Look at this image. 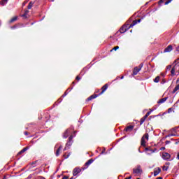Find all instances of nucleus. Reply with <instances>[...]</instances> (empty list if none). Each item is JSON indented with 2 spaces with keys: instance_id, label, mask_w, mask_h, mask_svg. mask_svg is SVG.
<instances>
[{
  "instance_id": "13",
  "label": "nucleus",
  "mask_w": 179,
  "mask_h": 179,
  "mask_svg": "<svg viewBox=\"0 0 179 179\" xmlns=\"http://www.w3.org/2000/svg\"><path fill=\"white\" fill-rule=\"evenodd\" d=\"M167 100V97H164V98H162L161 99H159L157 103L158 104H163V103H165Z\"/></svg>"
},
{
  "instance_id": "21",
  "label": "nucleus",
  "mask_w": 179,
  "mask_h": 179,
  "mask_svg": "<svg viewBox=\"0 0 179 179\" xmlns=\"http://www.w3.org/2000/svg\"><path fill=\"white\" fill-rule=\"evenodd\" d=\"M17 20V17H14L10 20V23H13V22H16Z\"/></svg>"
},
{
  "instance_id": "46",
  "label": "nucleus",
  "mask_w": 179,
  "mask_h": 179,
  "mask_svg": "<svg viewBox=\"0 0 179 179\" xmlns=\"http://www.w3.org/2000/svg\"><path fill=\"white\" fill-rule=\"evenodd\" d=\"M171 68V66H169L168 67H167V69H170Z\"/></svg>"
},
{
  "instance_id": "54",
  "label": "nucleus",
  "mask_w": 179,
  "mask_h": 179,
  "mask_svg": "<svg viewBox=\"0 0 179 179\" xmlns=\"http://www.w3.org/2000/svg\"><path fill=\"white\" fill-rule=\"evenodd\" d=\"M137 179H141V178H137Z\"/></svg>"
},
{
  "instance_id": "50",
  "label": "nucleus",
  "mask_w": 179,
  "mask_h": 179,
  "mask_svg": "<svg viewBox=\"0 0 179 179\" xmlns=\"http://www.w3.org/2000/svg\"><path fill=\"white\" fill-rule=\"evenodd\" d=\"M11 29H15V27H12Z\"/></svg>"
},
{
  "instance_id": "1",
  "label": "nucleus",
  "mask_w": 179,
  "mask_h": 179,
  "mask_svg": "<svg viewBox=\"0 0 179 179\" xmlns=\"http://www.w3.org/2000/svg\"><path fill=\"white\" fill-rule=\"evenodd\" d=\"M146 141H149V134L145 133L141 138V146H146Z\"/></svg>"
},
{
  "instance_id": "44",
  "label": "nucleus",
  "mask_w": 179,
  "mask_h": 179,
  "mask_svg": "<svg viewBox=\"0 0 179 179\" xmlns=\"http://www.w3.org/2000/svg\"><path fill=\"white\" fill-rule=\"evenodd\" d=\"M176 51H179V46L176 47Z\"/></svg>"
},
{
  "instance_id": "37",
  "label": "nucleus",
  "mask_w": 179,
  "mask_h": 179,
  "mask_svg": "<svg viewBox=\"0 0 179 179\" xmlns=\"http://www.w3.org/2000/svg\"><path fill=\"white\" fill-rule=\"evenodd\" d=\"M27 12H29V11L27 10V13H25L24 14L22 15L23 17H26V15H27Z\"/></svg>"
},
{
  "instance_id": "9",
  "label": "nucleus",
  "mask_w": 179,
  "mask_h": 179,
  "mask_svg": "<svg viewBox=\"0 0 179 179\" xmlns=\"http://www.w3.org/2000/svg\"><path fill=\"white\" fill-rule=\"evenodd\" d=\"M171 155L170 154L167 153V152H164L162 154V159H164V160H169V159H170Z\"/></svg>"
},
{
  "instance_id": "15",
  "label": "nucleus",
  "mask_w": 179,
  "mask_h": 179,
  "mask_svg": "<svg viewBox=\"0 0 179 179\" xmlns=\"http://www.w3.org/2000/svg\"><path fill=\"white\" fill-rule=\"evenodd\" d=\"M97 96L98 95H92L87 98V101H90V100H93V99H96Z\"/></svg>"
},
{
  "instance_id": "39",
  "label": "nucleus",
  "mask_w": 179,
  "mask_h": 179,
  "mask_svg": "<svg viewBox=\"0 0 179 179\" xmlns=\"http://www.w3.org/2000/svg\"><path fill=\"white\" fill-rule=\"evenodd\" d=\"M35 179H44V178H43L41 176H38V178H36Z\"/></svg>"
},
{
  "instance_id": "36",
  "label": "nucleus",
  "mask_w": 179,
  "mask_h": 179,
  "mask_svg": "<svg viewBox=\"0 0 179 179\" xmlns=\"http://www.w3.org/2000/svg\"><path fill=\"white\" fill-rule=\"evenodd\" d=\"M172 110H173V108H170L169 110H168V113H171V111H172Z\"/></svg>"
},
{
  "instance_id": "14",
  "label": "nucleus",
  "mask_w": 179,
  "mask_h": 179,
  "mask_svg": "<svg viewBox=\"0 0 179 179\" xmlns=\"http://www.w3.org/2000/svg\"><path fill=\"white\" fill-rule=\"evenodd\" d=\"M93 162H94V161L93 160V159H89V160L85 163V166H86L87 167L90 166L92 164V163H93Z\"/></svg>"
},
{
  "instance_id": "27",
  "label": "nucleus",
  "mask_w": 179,
  "mask_h": 179,
  "mask_svg": "<svg viewBox=\"0 0 179 179\" xmlns=\"http://www.w3.org/2000/svg\"><path fill=\"white\" fill-rule=\"evenodd\" d=\"M162 170L164 171H167L169 170V166H164Z\"/></svg>"
},
{
  "instance_id": "22",
  "label": "nucleus",
  "mask_w": 179,
  "mask_h": 179,
  "mask_svg": "<svg viewBox=\"0 0 179 179\" xmlns=\"http://www.w3.org/2000/svg\"><path fill=\"white\" fill-rule=\"evenodd\" d=\"M145 121H146L145 117H142L140 120V124L142 125V124H143Z\"/></svg>"
},
{
  "instance_id": "18",
  "label": "nucleus",
  "mask_w": 179,
  "mask_h": 179,
  "mask_svg": "<svg viewBox=\"0 0 179 179\" xmlns=\"http://www.w3.org/2000/svg\"><path fill=\"white\" fill-rule=\"evenodd\" d=\"M62 149V145H60L57 150L56 151V156H59V152H61V150Z\"/></svg>"
},
{
  "instance_id": "41",
  "label": "nucleus",
  "mask_w": 179,
  "mask_h": 179,
  "mask_svg": "<svg viewBox=\"0 0 179 179\" xmlns=\"http://www.w3.org/2000/svg\"><path fill=\"white\" fill-rule=\"evenodd\" d=\"M69 178L68 176H64L62 178V179H69Z\"/></svg>"
},
{
  "instance_id": "28",
  "label": "nucleus",
  "mask_w": 179,
  "mask_h": 179,
  "mask_svg": "<svg viewBox=\"0 0 179 179\" xmlns=\"http://www.w3.org/2000/svg\"><path fill=\"white\" fill-rule=\"evenodd\" d=\"M168 136L169 137H170V136H178V135H177L176 134H174V133H171V134H169Z\"/></svg>"
},
{
  "instance_id": "19",
  "label": "nucleus",
  "mask_w": 179,
  "mask_h": 179,
  "mask_svg": "<svg viewBox=\"0 0 179 179\" xmlns=\"http://www.w3.org/2000/svg\"><path fill=\"white\" fill-rule=\"evenodd\" d=\"M154 82H155V83H159V82H160V76H157V77L154 79Z\"/></svg>"
},
{
  "instance_id": "17",
  "label": "nucleus",
  "mask_w": 179,
  "mask_h": 179,
  "mask_svg": "<svg viewBox=\"0 0 179 179\" xmlns=\"http://www.w3.org/2000/svg\"><path fill=\"white\" fill-rule=\"evenodd\" d=\"M132 129H134V126H128V127L125 129V131H126V132H128V131H132Z\"/></svg>"
},
{
  "instance_id": "24",
  "label": "nucleus",
  "mask_w": 179,
  "mask_h": 179,
  "mask_svg": "<svg viewBox=\"0 0 179 179\" xmlns=\"http://www.w3.org/2000/svg\"><path fill=\"white\" fill-rule=\"evenodd\" d=\"M27 149H29L28 148H23L20 152V155H22V153H24V152H26V150H27Z\"/></svg>"
},
{
  "instance_id": "45",
  "label": "nucleus",
  "mask_w": 179,
  "mask_h": 179,
  "mask_svg": "<svg viewBox=\"0 0 179 179\" xmlns=\"http://www.w3.org/2000/svg\"><path fill=\"white\" fill-rule=\"evenodd\" d=\"M131 178H132V177L129 176L128 178H126L125 179H131Z\"/></svg>"
},
{
  "instance_id": "23",
  "label": "nucleus",
  "mask_w": 179,
  "mask_h": 179,
  "mask_svg": "<svg viewBox=\"0 0 179 179\" xmlns=\"http://www.w3.org/2000/svg\"><path fill=\"white\" fill-rule=\"evenodd\" d=\"M177 129H178V128H173V129H171V134H177Z\"/></svg>"
},
{
  "instance_id": "33",
  "label": "nucleus",
  "mask_w": 179,
  "mask_h": 179,
  "mask_svg": "<svg viewBox=\"0 0 179 179\" xmlns=\"http://www.w3.org/2000/svg\"><path fill=\"white\" fill-rule=\"evenodd\" d=\"M171 1H173V0H168V1L165 3V5H169V3H170V2H171Z\"/></svg>"
},
{
  "instance_id": "3",
  "label": "nucleus",
  "mask_w": 179,
  "mask_h": 179,
  "mask_svg": "<svg viewBox=\"0 0 179 179\" xmlns=\"http://www.w3.org/2000/svg\"><path fill=\"white\" fill-rule=\"evenodd\" d=\"M143 68V64H139L138 67H135L133 71V76H135V75H138V73Z\"/></svg>"
},
{
  "instance_id": "29",
  "label": "nucleus",
  "mask_w": 179,
  "mask_h": 179,
  "mask_svg": "<svg viewBox=\"0 0 179 179\" xmlns=\"http://www.w3.org/2000/svg\"><path fill=\"white\" fill-rule=\"evenodd\" d=\"M63 156H64V159H68V157H69V156H71V153H69L67 155H66V154H64Z\"/></svg>"
},
{
  "instance_id": "4",
  "label": "nucleus",
  "mask_w": 179,
  "mask_h": 179,
  "mask_svg": "<svg viewBox=\"0 0 179 179\" xmlns=\"http://www.w3.org/2000/svg\"><path fill=\"white\" fill-rule=\"evenodd\" d=\"M134 174H136V176H139V174H142V168H141V166H137L136 168H134L133 169Z\"/></svg>"
},
{
  "instance_id": "2",
  "label": "nucleus",
  "mask_w": 179,
  "mask_h": 179,
  "mask_svg": "<svg viewBox=\"0 0 179 179\" xmlns=\"http://www.w3.org/2000/svg\"><path fill=\"white\" fill-rule=\"evenodd\" d=\"M179 72V66L178 64H176L171 71V76H175L176 73Z\"/></svg>"
},
{
  "instance_id": "53",
  "label": "nucleus",
  "mask_w": 179,
  "mask_h": 179,
  "mask_svg": "<svg viewBox=\"0 0 179 179\" xmlns=\"http://www.w3.org/2000/svg\"><path fill=\"white\" fill-rule=\"evenodd\" d=\"M52 2H54V0H52Z\"/></svg>"
},
{
  "instance_id": "5",
  "label": "nucleus",
  "mask_w": 179,
  "mask_h": 179,
  "mask_svg": "<svg viewBox=\"0 0 179 179\" xmlns=\"http://www.w3.org/2000/svg\"><path fill=\"white\" fill-rule=\"evenodd\" d=\"M129 25H130V24H128L127 26V25L122 26V27L120 28V33L124 34V33H125V31H127V30H129Z\"/></svg>"
},
{
  "instance_id": "35",
  "label": "nucleus",
  "mask_w": 179,
  "mask_h": 179,
  "mask_svg": "<svg viewBox=\"0 0 179 179\" xmlns=\"http://www.w3.org/2000/svg\"><path fill=\"white\" fill-rule=\"evenodd\" d=\"M66 94H68V91H66L64 94L62 96V97H65V96H66Z\"/></svg>"
},
{
  "instance_id": "42",
  "label": "nucleus",
  "mask_w": 179,
  "mask_h": 179,
  "mask_svg": "<svg viewBox=\"0 0 179 179\" xmlns=\"http://www.w3.org/2000/svg\"><path fill=\"white\" fill-rule=\"evenodd\" d=\"M176 159H178V160H179V152H178Z\"/></svg>"
},
{
  "instance_id": "12",
  "label": "nucleus",
  "mask_w": 179,
  "mask_h": 179,
  "mask_svg": "<svg viewBox=\"0 0 179 179\" xmlns=\"http://www.w3.org/2000/svg\"><path fill=\"white\" fill-rule=\"evenodd\" d=\"M69 134H71V130L67 129L63 134V138H64L65 139H66V138H68Z\"/></svg>"
},
{
  "instance_id": "30",
  "label": "nucleus",
  "mask_w": 179,
  "mask_h": 179,
  "mask_svg": "<svg viewBox=\"0 0 179 179\" xmlns=\"http://www.w3.org/2000/svg\"><path fill=\"white\" fill-rule=\"evenodd\" d=\"M149 115H150V112H148V113L145 115V116H144L145 119L146 120V118H147L148 117H149Z\"/></svg>"
},
{
  "instance_id": "7",
  "label": "nucleus",
  "mask_w": 179,
  "mask_h": 179,
  "mask_svg": "<svg viewBox=\"0 0 179 179\" xmlns=\"http://www.w3.org/2000/svg\"><path fill=\"white\" fill-rule=\"evenodd\" d=\"M138 23H141V20H136L133 21V22L130 25H129V29L134 27V26H135Z\"/></svg>"
},
{
  "instance_id": "43",
  "label": "nucleus",
  "mask_w": 179,
  "mask_h": 179,
  "mask_svg": "<svg viewBox=\"0 0 179 179\" xmlns=\"http://www.w3.org/2000/svg\"><path fill=\"white\" fill-rule=\"evenodd\" d=\"M165 149H166V148H164V147L161 148V150H164Z\"/></svg>"
},
{
  "instance_id": "34",
  "label": "nucleus",
  "mask_w": 179,
  "mask_h": 179,
  "mask_svg": "<svg viewBox=\"0 0 179 179\" xmlns=\"http://www.w3.org/2000/svg\"><path fill=\"white\" fill-rule=\"evenodd\" d=\"M69 145V143L66 144V147L64 148V150H66L68 149V145Z\"/></svg>"
},
{
  "instance_id": "51",
  "label": "nucleus",
  "mask_w": 179,
  "mask_h": 179,
  "mask_svg": "<svg viewBox=\"0 0 179 179\" xmlns=\"http://www.w3.org/2000/svg\"><path fill=\"white\" fill-rule=\"evenodd\" d=\"M3 179H6V177H4Z\"/></svg>"
},
{
  "instance_id": "10",
  "label": "nucleus",
  "mask_w": 179,
  "mask_h": 179,
  "mask_svg": "<svg viewBox=\"0 0 179 179\" xmlns=\"http://www.w3.org/2000/svg\"><path fill=\"white\" fill-rule=\"evenodd\" d=\"M161 171H162V169H160V168H155L154 170L155 177H156V176H159Z\"/></svg>"
},
{
  "instance_id": "25",
  "label": "nucleus",
  "mask_w": 179,
  "mask_h": 179,
  "mask_svg": "<svg viewBox=\"0 0 179 179\" xmlns=\"http://www.w3.org/2000/svg\"><path fill=\"white\" fill-rule=\"evenodd\" d=\"M73 139V136H70L69 138V143H72V140Z\"/></svg>"
},
{
  "instance_id": "20",
  "label": "nucleus",
  "mask_w": 179,
  "mask_h": 179,
  "mask_svg": "<svg viewBox=\"0 0 179 179\" xmlns=\"http://www.w3.org/2000/svg\"><path fill=\"white\" fill-rule=\"evenodd\" d=\"M179 90V85H177L173 90V93H176V92Z\"/></svg>"
},
{
  "instance_id": "48",
  "label": "nucleus",
  "mask_w": 179,
  "mask_h": 179,
  "mask_svg": "<svg viewBox=\"0 0 179 179\" xmlns=\"http://www.w3.org/2000/svg\"><path fill=\"white\" fill-rule=\"evenodd\" d=\"M24 134H25V135H27V131H25V132H24Z\"/></svg>"
},
{
  "instance_id": "55",
  "label": "nucleus",
  "mask_w": 179,
  "mask_h": 179,
  "mask_svg": "<svg viewBox=\"0 0 179 179\" xmlns=\"http://www.w3.org/2000/svg\"><path fill=\"white\" fill-rule=\"evenodd\" d=\"M0 26H1V22H0Z\"/></svg>"
},
{
  "instance_id": "52",
  "label": "nucleus",
  "mask_w": 179,
  "mask_h": 179,
  "mask_svg": "<svg viewBox=\"0 0 179 179\" xmlns=\"http://www.w3.org/2000/svg\"><path fill=\"white\" fill-rule=\"evenodd\" d=\"M70 179H73V178L72 177V178H71Z\"/></svg>"
},
{
  "instance_id": "6",
  "label": "nucleus",
  "mask_w": 179,
  "mask_h": 179,
  "mask_svg": "<svg viewBox=\"0 0 179 179\" xmlns=\"http://www.w3.org/2000/svg\"><path fill=\"white\" fill-rule=\"evenodd\" d=\"M82 171V170L80 169V168H75L73 171V175L75 176H76L77 175L79 174V173H80Z\"/></svg>"
},
{
  "instance_id": "31",
  "label": "nucleus",
  "mask_w": 179,
  "mask_h": 179,
  "mask_svg": "<svg viewBox=\"0 0 179 179\" xmlns=\"http://www.w3.org/2000/svg\"><path fill=\"white\" fill-rule=\"evenodd\" d=\"M119 48H120L119 46H115V48H113L112 49L111 51H113V50H114V51H117V50H118Z\"/></svg>"
},
{
  "instance_id": "32",
  "label": "nucleus",
  "mask_w": 179,
  "mask_h": 179,
  "mask_svg": "<svg viewBox=\"0 0 179 179\" xmlns=\"http://www.w3.org/2000/svg\"><path fill=\"white\" fill-rule=\"evenodd\" d=\"M33 178V175H29V176L26 179H31Z\"/></svg>"
},
{
  "instance_id": "16",
  "label": "nucleus",
  "mask_w": 179,
  "mask_h": 179,
  "mask_svg": "<svg viewBox=\"0 0 179 179\" xmlns=\"http://www.w3.org/2000/svg\"><path fill=\"white\" fill-rule=\"evenodd\" d=\"M9 0H1V1H0V4H1L2 5V6H5V5H6L7 3H8V1Z\"/></svg>"
},
{
  "instance_id": "40",
  "label": "nucleus",
  "mask_w": 179,
  "mask_h": 179,
  "mask_svg": "<svg viewBox=\"0 0 179 179\" xmlns=\"http://www.w3.org/2000/svg\"><path fill=\"white\" fill-rule=\"evenodd\" d=\"M76 79V80H80V78L79 76H77Z\"/></svg>"
},
{
  "instance_id": "49",
  "label": "nucleus",
  "mask_w": 179,
  "mask_h": 179,
  "mask_svg": "<svg viewBox=\"0 0 179 179\" xmlns=\"http://www.w3.org/2000/svg\"><path fill=\"white\" fill-rule=\"evenodd\" d=\"M120 79H124V76H122V77L120 78Z\"/></svg>"
},
{
  "instance_id": "38",
  "label": "nucleus",
  "mask_w": 179,
  "mask_h": 179,
  "mask_svg": "<svg viewBox=\"0 0 179 179\" xmlns=\"http://www.w3.org/2000/svg\"><path fill=\"white\" fill-rule=\"evenodd\" d=\"M161 76H162L163 78H164V76H166V74H164V73H161Z\"/></svg>"
},
{
  "instance_id": "11",
  "label": "nucleus",
  "mask_w": 179,
  "mask_h": 179,
  "mask_svg": "<svg viewBox=\"0 0 179 179\" xmlns=\"http://www.w3.org/2000/svg\"><path fill=\"white\" fill-rule=\"evenodd\" d=\"M108 88V85L107 84H106L105 85H103L101 87V92L99 94H103V93H104V92H106L107 90V89Z\"/></svg>"
},
{
  "instance_id": "47",
  "label": "nucleus",
  "mask_w": 179,
  "mask_h": 179,
  "mask_svg": "<svg viewBox=\"0 0 179 179\" xmlns=\"http://www.w3.org/2000/svg\"><path fill=\"white\" fill-rule=\"evenodd\" d=\"M156 179H163V178H162V177H158V178H157Z\"/></svg>"
},
{
  "instance_id": "8",
  "label": "nucleus",
  "mask_w": 179,
  "mask_h": 179,
  "mask_svg": "<svg viewBox=\"0 0 179 179\" xmlns=\"http://www.w3.org/2000/svg\"><path fill=\"white\" fill-rule=\"evenodd\" d=\"M173 51V45H168L164 50V52H171Z\"/></svg>"
},
{
  "instance_id": "26",
  "label": "nucleus",
  "mask_w": 179,
  "mask_h": 179,
  "mask_svg": "<svg viewBox=\"0 0 179 179\" xmlns=\"http://www.w3.org/2000/svg\"><path fill=\"white\" fill-rule=\"evenodd\" d=\"M33 2H29V5H28V9H30L31 8H33Z\"/></svg>"
}]
</instances>
